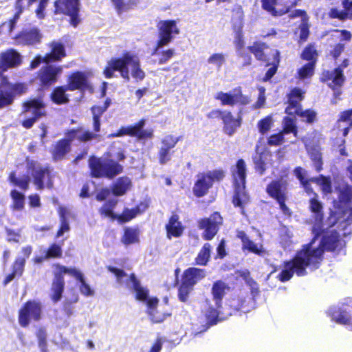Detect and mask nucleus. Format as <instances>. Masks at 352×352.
<instances>
[{
	"mask_svg": "<svg viewBox=\"0 0 352 352\" xmlns=\"http://www.w3.org/2000/svg\"><path fill=\"white\" fill-rule=\"evenodd\" d=\"M63 251L61 246L57 244H52L45 253V258H60L62 256Z\"/></svg>",
	"mask_w": 352,
	"mask_h": 352,
	"instance_id": "nucleus-55",
	"label": "nucleus"
},
{
	"mask_svg": "<svg viewBox=\"0 0 352 352\" xmlns=\"http://www.w3.org/2000/svg\"><path fill=\"white\" fill-rule=\"evenodd\" d=\"M221 223L222 217L218 212H214L209 218L199 220V228L204 230L202 237L206 240L212 239L217 233Z\"/></svg>",
	"mask_w": 352,
	"mask_h": 352,
	"instance_id": "nucleus-13",
	"label": "nucleus"
},
{
	"mask_svg": "<svg viewBox=\"0 0 352 352\" xmlns=\"http://www.w3.org/2000/svg\"><path fill=\"white\" fill-rule=\"evenodd\" d=\"M153 54H157L158 52H157V54H155V52ZM175 54V52L173 49H168L166 51H163L161 53H159L160 56L158 61L159 64L163 65L164 63H166L169 61L170 59H171L174 56Z\"/></svg>",
	"mask_w": 352,
	"mask_h": 352,
	"instance_id": "nucleus-59",
	"label": "nucleus"
},
{
	"mask_svg": "<svg viewBox=\"0 0 352 352\" xmlns=\"http://www.w3.org/2000/svg\"><path fill=\"white\" fill-rule=\"evenodd\" d=\"M352 126V109L342 113L338 121V128L342 132L343 136H346L349 128Z\"/></svg>",
	"mask_w": 352,
	"mask_h": 352,
	"instance_id": "nucleus-29",
	"label": "nucleus"
},
{
	"mask_svg": "<svg viewBox=\"0 0 352 352\" xmlns=\"http://www.w3.org/2000/svg\"><path fill=\"white\" fill-rule=\"evenodd\" d=\"M10 195L13 199V208L17 210H22L24 206V195L16 190H12Z\"/></svg>",
	"mask_w": 352,
	"mask_h": 352,
	"instance_id": "nucleus-45",
	"label": "nucleus"
},
{
	"mask_svg": "<svg viewBox=\"0 0 352 352\" xmlns=\"http://www.w3.org/2000/svg\"><path fill=\"white\" fill-rule=\"evenodd\" d=\"M159 40L155 49V53L164 46L167 45L173 38L174 34H178L179 30L175 21H162L158 25Z\"/></svg>",
	"mask_w": 352,
	"mask_h": 352,
	"instance_id": "nucleus-10",
	"label": "nucleus"
},
{
	"mask_svg": "<svg viewBox=\"0 0 352 352\" xmlns=\"http://www.w3.org/2000/svg\"><path fill=\"white\" fill-rule=\"evenodd\" d=\"M243 248L257 254H261L263 252L262 245L256 244L248 238L243 239Z\"/></svg>",
	"mask_w": 352,
	"mask_h": 352,
	"instance_id": "nucleus-47",
	"label": "nucleus"
},
{
	"mask_svg": "<svg viewBox=\"0 0 352 352\" xmlns=\"http://www.w3.org/2000/svg\"><path fill=\"white\" fill-rule=\"evenodd\" d=\"M228 289L229 287L228 285L221 280L217 281L214 283L212 288V293L214 299L216 301V305L218 307L219 306V303L221 302V299L226 294V290Z\"/></svg>",
	"mask_w": 352,
	"mask_h": 352,
	"instance_id": "nucleus-35",
	"label": "nucleus"
},
{
	"mask_svg": "<svg viewBox=\"0 0 352 352\" xmlns=\"http://www.w3.org/2000/svg\"><path fill=\"white\" fill-rule=\"evenodd\" d=\"M335 308H331L329 309L333 320L340 324L352 325L351 317L346 311H336L333 310Z\"/></svg>",
	"mask_w": 352,
	"mask_h": 352,
	"instance_id": "nucleus-38",
	"label": "nucleus"
},
{
	"mask_svg": "<svg viewBox=\"0 0 352 352\" xmlns=\"http://www.w3.org/2000/svg\"><path fill=\"white\" fill-rule=\"evenodd\" d=\"M56 13H62L70 16V23L76 27L80 22L78 17V0H57L55 2Z\"/></svg>",
	"mask_w": 352,
	"mask_h": 352,
	"instance_id": "nucleus-14",
	"label": "nucleus"
},
{
	"mask_svg": "<svg viewBox=\"0 0 352 352\" xmlns=\"http://www.w3.org/2000/svg\"><path fill=\"white\" fill-rule=\"evenodd\" d=\"M36 337L38 340V346L41 350H44L47 346V333L44 328H40L36 333Z\"/></svg>",
	"mask_w": 352,
	"mask_h": 352,
	"instance_id": "nucleus-61",
	"label": "nucleus"
},
{
	"mask_svg": "<svg viewBox=\"0 0 352 352\" xmlns=\"http://www.w3.org/2000/svg\"><path fill=\"white\" fill-rule=\"evenodd\" d=\"M140 207L132 210H126L121 216V219L124 221H128L134 218L138 214L140 213Z\"/></svg>",
	"mask_w": 352,
	"mask_h": 352,
	"instance_id": "nucleus-62",
	"label": "nucleus"
},
{
	"mask_svg": "<svg viewBox=\"0 0 352 352\" xmlns=\"http://www.w3.org/2000/svg\"><path fill=\"white\" fill-rule=\"evenodd\" d=\"M96 135L82 130H72L67 133V139H63L57 142L53 151V157L55 160H59L63 158L65 155L69 151L70 142L74 139H78L80 141H88L96 138Z\"/></svg>",
	"mask_w": 352,
	"mask_h": 352,
	"instance_id": "nucleus-5",
	"label": "nucleus"
},
{
	"mask_svg": "<svg viewBox=\"0 0 352 352\" xmlns=\"http://www.w3.org/2000/svg\"><path fill=\"white\" fill-rule=\"evenodd\" d=\"M348 60H344L341 67L335 69L330 74L329 78L332 82L337 86H341L345 80L342 69L348 66Z\"/></svg>",
	"mask_w": 352,
	"mask_h": 352,
	"instance_id": "nucleus-36",
	"label": "nucleus"
},
{
	"mask_svg": "<svg viewBox=\"0 0 352 352\" xmlns=\"http://www.w3.org/2000/svg\"><path fill=\"white\" fill-rule=\"evenodd\" d=\"M22 38L28 44H34L40 41L41 36L37 29H32L24 32Z\"/></svg>",
	"mask_w": 352,
	"mask_h": 352,
	"instance_id": "nucleus-44",
	"label": "nucleus"
},
{
	"mask_svg": "<svg viewBox=\"0 0 352 352\" xmlns=\"http://www.w3.org/2000/svg\"><path fill=\"white\" fill-rule=\"evenodd\" d=\"M221 120L223 123V131L230 136L232 135L236 129L241 125L240 120L235 119L231 112L228 111H223Z\"/></svg>",
	"mask_w": 352,
	"mask_h": 352,
	"instance_id": "nucleus-24",
	"label": "nucleus"
},
{
	"mask_svg": "<svg viewBox=\"0 0 352 352\" xmlns=\"http://www.w3.org/2000/svg\"><path fill=\"white\" fill-rule=\"evenodd\" d=\"M296 177L300 181L305 190L309 192L311 190L309 181L306 179V170L301 167H298L294 170Z\"/></svg>",
	"mask_w": 352,
	"mask_h": 352,
	"instance_id": "nucleus-53",
	"label": "nucleus"
},
{
	"mask_svg": "<svg viewBox=\"0 0 352 352\" xmlns=\"http://www.w3.org/2000/svg\"><path fill=\"white\" fill-rule=\"evenodd\" d=\"M192 289L193 286L188 285L184 280H182V284L179 288V299L182 302H186L188 298L189 294L192 291Z\"/></svg>",
	"mask_w": 352,
	"mask_h": 352,
	"instance_id": "nucleus-50",
	"label": "nucleus"
},
{
	"mask_svg": "<svg viewBox=\"0 0 352 352\" xmlns=\"http://www.w3.org/2000/svg\"><path fill=\"white\" fill-rule=\"evenodd\" d=\"M304 93L298 88H294L289 95V105L285 109V113L289 115L297 114L302 118L306 122L311 123L316 117V113L313 110L302 111L300 102L303 99Z\"/></svg>",
	"mask_w": 352,
	"mask_h": 352,
	"instance_id": "nucleus-8",
	"label": "nucleus"
},
{
	"mask_svg": "<svg viewBox=\"0 0 352 352\" xmlns=\"http://www.w3.org/2000/svg\"><path fill=\"white\" fill-rule=\"evenodd\" d=\"M58 212L60 214L61 225L56 234L57 238L60 237L64 234L65 232H67L69 230V225L67 219V217L69 214V210L65 207L60 206L59 208Z\"/></svg>",
	"mask_w": 352,
	"mask_h": 352,
	"instance_id": "nucleus-34",
	"label": "nucleus"
},
{
	"mask_svg": "<svg viewBox=\"0 0 352 352\" xmlns=\"http://www.w3.org/2000/svg\"><path fill=\"white\" fill-rule=\"evenodd\" d=\"M89 87L87 76L82 72L73 74L69 78V83L67 89L74 91L76 89H84Z\"/></svg>",
	"mask_w": 352,
	"mask_h": 352,
	"instance_id": "nucleus-25",
	"label": "nucleus"
},
{
	"mask_svg": "<svg viewBox=\"0 0 352 352\" xmlns=\"http://www.w3.org/2000/svg\"><path fill=\"white\" fill-rule=\"evenodd\" d=\"M61 73L62 67L46 66L41 69L39 79L43 85H50L56 81V76Z\"/></svg>",
	"mask_w": 352,
	"mask_h": 352,
	"instance_id": "nucleus-18",
	"label": "nucleus"
},
{
	"mask_svg": "<svg viewBox=\"0 0 352 352\" xmlns=\"http://www.w3.org/2000/svg\"><path fill=\"white\" fill-rule=\"evenodd\" d=\"M54 274H56L57 276L60 277H63L65 274L74 276L78 280L82 279L83 277L81 272L75 267L68 268L59 264L54 265Z\"/></svg>",
	"mask_w": 352,
	"mask_h": 352,
	"instance_id": "nucleus-32",
	"label": "nucleus"
},
{
	"mask_svg": "<svg viewBox=\"0 0 352 352\" xmlns=\"http://www.w3.org/2000/svg\"><path fill=\"white\" fill-rule=\"evenodd\" d=\"M50 46L51 52L45 56V63H48L51 61H58L66 56L65 47L60 42L53 41Z\"/></svg>",
	"mask_w": 352,
	"mask_h": 352,
	"instance_id": "nucleus-23",
	"label": "nucleus"
},
{
	"mask_svg": "<svg viewBox=\"0 0 352 352\" xmlns=\"http://www.w3.org/2000/svg\"><path fill=\"white\" fill-rule=\"evenodd\" d=\"M265 45L260 43H254L253 45L249 47L250 50L255 55L258 60L265 61Z\"/></svg>",
	"mask_w": 352,
	"mask_h": 352,
	"instance_id": "nucleus-48",
	"label": "nucleus"
},
{
	"mask_svg": "<svg viewBox=\"0 0 352 352\" xmlns=\"http://www.w3.org/2000/svg\"><path fill=\"white\" fill-rule=\"evenodd\" d=\"M145 125V120H142L134 126L122 127L118 133H113L108 135L109 138L122 136L125 135L135 136L139 140L151 139L153 137L152 130H142Z\"/></svg>",
	"mask_w": 352,
	"mask_h": 352,
	"instance_id": "nucleus-12",
	"label": "nucleus"
},
{
	"mask_svg": "<svg viewBox=\"0 0 352 352\" xmlns=\"http://www.w3.org/2000/svg\"><path fill=\"white\" fill-rule=\"evenodd\" d=\"M317 227V225L314 227L313 232L315 233V237L313 241L305 245L293 260L285 264L284 269L278 276L280 281L289 280L294 273L299 276L305 275L306 267L311 270L317 269L322 259L324 249L330 250L335 248V243L338 240L337 234H332L329 239L324 236L320 243L315 245L316 237L319 234Z\"/></svg>",
	"mask_w": 352,
	"mask_h": 352,
	"instance_id": "nucleus-1",
	"label": "nucleus"
},
{
	"mask_svg": "<svg viewBox=\"0 0 352 352\" xmlns=\"http://www.w3.org/2000/svg\"><path fill=\"white\" fill-rule=\"evenodd\" d=\"M283 133H294L296 136L297 130L293 118L286 117L283 120Z\"/></svg>",
	"mask_w": 352,
	"mask_h": 352,
	"instance_id": "nucleus-54",
	"label": "nucleus"
},
{
	"mask_svg": "<svg viewBox=\"0 0 352 352\" xmlns=\"http://www.w3.org/2000/svg\"><path fill=\"white\" fill-rule=\"evenodd\" d=\"M21 63V55L13 49L8 50L0 54V67L4 71L17 67Z\"/></svg>",
	"mask_w": 352,
	"mask_h": 352,
	"instance_id": "nucleus-17",
	"label": "nucleus"
},
{
	"mask_svg": "<svg viewBox=\"0 0 352 352\" xmlns=\"http://www.w3.org/2000/svg\"><path fill=\"white\" fill-rule=\"evenodd\" d=\"M109 272H112L116 277L117 282L122 285H126L129 288H133L136 294V299L138 300H146L148 294V290L141 286L133 274L129 276L123 270L114 267H108Z\"/></svg>",
	"mask_w": 352,
	"mask_h": 352,
	"instance_id": "nucleus-7",
	"label": "nucleus"
},
{
	"mask_svg": "<svg viewBox=\"0 0 352 352\" xmlns=\"http://www.w3.org/2000/svg\"><path fill=\"white\" fill-rule=\"evenodd\" d=\"M35 1V0H18L16 6V8L17 10L12 19L10 20V30H12L14 28V24L16 23L17 20L19 19L20 14L23 11V9L25 6H29L32 3Z\"/></svg>",
	"mask_w": 352,
	"mask_h": 352,
	"instance_id": "nucleus-41",
	"label": "nucleus"
},
{
	"mask_svg": "<svg viewBox=\"0 0 352 352\" xmlns=\"http://www.w3.org/2000/svg\"><path fill=\"white\" fill-rule=\"evenodd\" d=\"M118 72L120 76L126 81L130 80V74L137 81L145 78V72L141 68L140 60L138 55L127 52L122 57L111 58L108 60L103 74L107 78L114 77V72Z\"/></svg>",
	"mask_w": 352,
	"mask_h": 352,
	"instance_id": "nucleus-2",
	"label": "nucleus"
},
{
	"mask_svg": "<svg viewBox=\"0 0 352 352\" xmlns=\"http://www.w3.org/2000/svg\"><path fill=\"white\" fill-rule=\"evenodd\" d=\"M289 16L290 18L300 17L301 19L300 38V40L305 41L309 34L308 17L306 12L301 10H296L289 14Z\"/></svg>",
	"mask_w": 352,
	"mask_h": 352,
	"instance_id": "nucleus-27",
	"label": "nucleus"
},
{
	"mask_svg": "<svg viewBox=\"0 0 352 352\" xmlns=\"http://www.w3.org/2000/svg\"><path fill=\"white\" fill-rule=\"evenodd\" d=\"M255 168L260 174H263L265 170V164L263 160V154H256L253 158Z\"/></svg>",
	"mask_w": 352,
	"mask_h": 352,
	"instance_id": "nucleus-60",
	"label": "nucleus"
},
{
	"mask_svg": "<svg viewBox=\"0 0 352 352\" xmlns=\"http://www.w3.org/2000/svg\"><path fill=\"white\" fill-rule=\"evenodd\" d=\"M179 137L173 135H166L162 140V146L164 148L171 149L175 146L177 143L179 142Z\"/></svg>",
	"mask_w": 352,
	"mask_h": 352,
	"instance_id": "nucleus-56",
	"label": "nucleus"
},
{
	"mask_svg": "<svg viewBox=\"0 0 352 352\" xmlns=\"http://www.w3.org/2000/svg\"><path fill=\"white\" fill-rule=\"evenodd\" d=\"M277 1L278 0H262V6L273 16H280L289 12V6H287L284 9H278Z\"/></svg>",
	"mask_w": 352,
	"mask_h": 352,
	"instance_id": "nucleus-30",
	"label": "nucleus"
},
{
	"mask_svg": "<svg viewBox=\"0 0 352 352\" xmlns=\"http://www.w3.org/2000/svg\"><path fill=\"white\" fill-rule=\"evenodd\" d=\"M142 301L146 302L148 308V314L153 322H162L166 319V315L160 313L157 310V306L159 301L157 298H148V295L147 299Z\"/></svg>",
	"mask_w": 352,
	"mask_h": 352,
	"instance_id": "nucleus-20",
	"label": "nucleus"
},
{
	"mask_svg": "<svg viewBox=\"0 0 352 352\" xmlns=\"http://www.w3.org/2000/svg\"><path fill=\"white\" fill-rule=\"evenodd\" d=\"M43 308L41 302L32 300L27 302L19 313V323L27 327L32 321L37 322L42 318Z\"/></svg>",
	"mask_w": 352,
	"mask_h": 352,
	"instance_id": "nucleus-9",
	"label": "nucleus"
},
{
	"mask_svg": "<svg viewBox=\"0 0 352 352\" xmlns=\"http://www.w3.org/2000/svg\"><path fill=\"white\" fill-rule=\"evenodd\" d=\"M131 186V181L127 177H122L118 179L113 187V193L120 196L124 195Z\"/></svg>",
	"mask_w": 352,
	"mask_h": 352,
	"instance_id": "nucleus-31",
	"label": "nucleus"
},
{
	"mask_svg": "<svg viewBox=\"0 0 352 352\" xmlns=\"http://www.w3.org/2000/svg\"><path fill=\"white\" fill-rule=\"evenodd\" d=\"M54 278L52 285V294L51 297L54 302L59 301L62 297V294L64 290L65 280L64 277L57 276L54 274Z\"/></svg>",
	"mask_w": 352,
	"mask_h": 352,
	"instance_id": "nucleus-26",
	"label": "nucleus"
},
{
	"mask_svg": "<svg viewBox=\"0 0 352 352\" xmlns=\"http://www.w3.org/2000/svg\"><path fill=\"white\" fill-rule=\"evenodd\" d=\"M225 177V172L221 169H215L197 175V179L193 187L195 196L201 197L208 192L215 182H220Z\"/></svg>",
	"mask_w": 352,
	"mask_h": 352,
	"instance_id": "nucleus-6",
	"label": "nucleus"
},
{
	"mask_svg": "<svg viewBox=\"0 0 352 352\" xmlns=\"http://www.w3.org/2000/svg\"><path fill=\"white\" fill-rule=\"evenodd\" d=\"M314 61L309 62L298 69V78L304 80L312 76L314 72Z\"/></svg>",
	"mask_w": 352,
	"mask_h": 352,
	"instance_id": "nucleus-43",
	"label": "nucleus"
},
{
	"mask_svg": "<svg viewBox=\"0 0 352 352\" xmlns=\"http://www.w3.org/2000/svg\"><path fill=\"white\" fill-rule=\"evenodd\" d=\"M184 229V226L179 221V217L177 214H173L166 225L167 237L168 239L179 237L182 235Z\"/></svg>",
	"mask_w": 352,
	"mask_h": 352,
	"instance_id": "nucleus-21",
	"label": "nucleus"
},
{
	"mask_svg": "<svg viewBox=\"0 0 352 352\" xmlns=\"http://www.w3.org/2000/svg\"><path fill=\"white\" fill-rule=\"evenodd\" d=\"M28 165L29 169H32L31 175L34 179V184L38 190H42L44 187L43 179L45 175L49 176L47 169L42 168L39 164L34 161L29 162Z\"/></svg>",
	"mask_w": 352,
	"mask_h": 352,
	"instance_id": "nucleus-19",
	"label": "nucleus"
},
{
	"mask_svg": "<svg viewBox=\"0 0 352 352\" xmlns=\"http://www.w3.org/2000/svg\"><path fill=\"white\" fill-rule=\"evenodd\" d=\"M306 148L307 151L310 153V157L311 160L314 162V166L316 168V170L319 172L322 169V162H321V154L320 153L315 150L313 152L310 151L309 148L307 144H305Z\"/></svg>",
	"mask_w": 352,
	"mask_h": 352,
	"instance_id": "nucleus-57",
	"label": "nucleus"
},
{
	"mask_svg": "<svg viewBox=\"0 0 352 352\" xmlns=\"http://www.w3.org/2000/svg\"><path fill=\"white\" fill-rule=\"evenodd\" d=\"M9 178L11 183L19 186L21 189L27 190L29 187L30 178L28 176L23 177L21 178H16L14 173H12Z\"/></svg>",
	"mask_w": 352,
	"mask_h": 352,
	"instance_id": "nucleus-51",
	"label": "nucleus"
},
{
	"mask_svg": "<svg viewBox=\"0 0 352 352\" xmlns=\"http://www.w3.org/2000/svg\"><path fill=\"white\" fill-rule=\"evenodd\" d=\"M226 62V56L222 53H214L208 59V63L214 65L217 69L219 70Z\"/></svg>",
	"mask_w": 352,
	"mask_h": 352,
	"instance_id": "nucleus-46",
	"label": "nucleus"
},
{
	"mask_svg": "<svg viewBox=\"0 0 352 352\" xmlns=\"http://www.w3.org/2000/svg\"><path fill=\"white\" fill-rule=\"evenodd\" d=\"M118 14L127 12L136 7L138 0H111Z\"/></svg>",
	"mask_w": 352,
	"mask_h": 352,
	"instance_id": "nucleus-33",
	"label": "nucleus"
},
{
	"mask_svg": "<svg viewBox=\"0 0 352 352\" xmlns=\"http://www.w3.org/2000/svg\"><path fill=\"white\" fill-rule=\"evenodd\" d=\"M170 150L160 146L158 152L159 162L163 165L169 162L171 159Z\"/></svg>",
	"mask_w": 352,
	"mask_h": 352,
	"instance_id": "nucleus-58",
	"label": "nucleus"
},
{
	"mask_svg": "<svg viewBox=\"0 0 352 352\" xmlns=\"http://www.w3.org/2000/svg\"><path fill=\"white\" fill-rule=\"evenodd\" d=\"M67 90H68L67 87L66 88L63 87L56 88L52 94V100L57 104L67 102L68 101V98L65 95V91Z\"/></svg>",
	"mask_w": 352,
	"mask_h": 352,
	"instance_id": "nucleus-42",
	"label": "nucleus"
},
{
	"mask_svg": "<svg viewBox=\"0 0 352 352\" xmlns=\"http://www.w3.org/2000/svg\"><path fill=\"white\" fill-rule=\"evenodd\" d=\"M212 246L209 243L204 245L197 256L195 258V263L199 265H206L210 258V252Z\"/></svg>",
	"mask_w": 352,
	"mask_h": 352,
	"instance_id": "nucleus-37",
	"label": "nucleus"
},
{
	"mask_svg": "<svg viewBox=\"0 0 352 352\" xmlns=\"http://www.w3.org/2000/svg\"><path fill=\"white\" fill-rule=\"evenodd\" d=\"M234 196L232 202L235 206L243 208L249 201L245 192L246 165L243 160H239L236 166L232 168Z\"/></svg>",
	"mask_w": 352,
	"mask_h": 352,
	"instance_id": "nucleus-3",
	"label": "nucleus"
},
{
	"mask_svg": "<svg viewBox=\"0 0 352 352\" xmlns=\"http://www.w3.org/2000/svg\"><path fill=\"white\" fill-rule=\"evenodd\" d=\"M221 101L222 105L234 106L236 104H247L250 102L248 96H243L240 89H233L228 93L219 91L214 96Z\"/></svg>",
	"mask_w": 352,
	"mask_h": 352,
	"instance_id": "nucleus-15",
	"label": "nucleus"
},
{
	"mask_svg": "<svg viewBox=\"0 0 352 352\" xmlns=\"http://www.w3.org/2000/svg\"><path fill=\"white\" fill-rule=\"evenodd\" d=\"M283 132L271 135L268 139V144L271 146H278L283 142Z\"/></svg>",
	"mask_w": 352,
	"mask_h": 352,
	"instance_id": "nucleus-64",
	"label": "nucleus"
},
{
	"mask_svg": "<svg viewBox=\"0 0 352 352\" xmlns=\"http://www.w3.org/2000/svg\"><path fill=\"white\" fill-rule=\"evenodd\" d=\"M116 204V201H109L104 204L100 210V214L104 217H110L111 219H114L115 216L113 213V208Z\"/></svg>",
	"mask_w": 352,
	"mask_h": 352,
	"instance_id": "nucleus-52",
	"label": "nucleus"
},
{
	"mask_svg": "<svg viewBox=\"0 0 352 352\" xmlns=\"http://www.w3.org/2000/svg\"><path fill=\"white\" fill-rule=\"evenodd\" d=\"M25 264V258L18 256L12 265V273L8 274L5 278V284L11 282L16 276H21L23 274Z\"/></svg>",
	"mask_w": 352,
	"mask_h": 352,
	"instance_id": "nucleus-28",
	"label": "nucleus"
},
{
	"mask_svg": "<svg viewBox=\"0 0 352 352\" xmlns=\"http://www.w3.org/2000/svg\"><path fill=\"white\" fill-rule=\"evenodd\" d=\"M309 181L316 183L319 185L325 194L330 193L331 192V185L329 177H326L320 175L318 177H312Z\"/></svg>",
	"mask_w": 352,
	"mask_h": 352,
	"instance_id": "nucleus-40",
	"label": "nucleus"
},
{
	"mask_svg": "<svg viewBox=\"0 0 352 352\" xmlns=\"http://www.w3.org/2000/svg\"><path fill=\"white\" fill-rule=\"evenodd\" d=\"M268 195L279 204L280 208L285 214L289 213V208L285 204L287 194V183L281 179L271 182L267 187Z\"/></svg>",
	"mask_w": 352,
	"mask_h": 352,
	"instance_id": "nucleus-11",
	"label": "nucleus"
},
{
	"mask_svg": "<svg viewBox=\"0 0 352 352\" xmlns=\"http://www.w3.org/2000/svg\"><path fill=\"white\" fill-rule=\"evenodd\" d=\"M139 232L137 229L127 228L124 230V236L122 238V242L124 245H131L138 242Z\"/></svg>",
	"mask_w": 352,
	"mask_h": 352,
	"instance_id": "nucleus-39",
	"label": "nucleus"
},
{
	"mask_svg": "<svg viewBox=\"0 0 352 352\" xmlns=\"http://www.w3.org/2000/svg\"><path fill=\"white\" fill-rule=\"evenodd\" d=\"M273 122L274 120L272 116H268L265 118L261 120L257 124V127L258 129L259 132L261 134H265L267 132H268L271 129Z\"/></svg>",
	"mask_w": 352,
	"mask_h": 352,
	"instance_id": "nucleus-49",
	"label": "nucleus"
},
{
	"mask_svg": "<svg viewBox=\"0 0 352 352\" xmlns=\"http://www.w3.org/2000/svg\"><path fill=\"white\" fill-rule=\"evenodd\" d=\"M25 112H30L34 117L27 118L22 123L26 129L31 128L36 120L45 115L44 104L40 100L33 99L24 104Z\"/></svg>",
	"mask_w": 352,
	"mask_h": 352,
	"instance_id": "nucleus-16",
	"label": "nucleus"
},
{
	"mask_svg": "<svg viewBox=\"0 0 352 352\" xmlns=\"http://www.w3.org/2000/svg\"><path fill=\"white\" fill-rule=\"evenodd\" d=\"M89 165L91 175L95 177H106L111 179L123 170L122 166L118 162L106 157H92L89 160Z\"/></svg>",
	"mask_w": 352,
	"mask_h": 352,
	"instance_id": "nucleus-4",
	"label": "nucleus"
},
{
	"mask_svg": "<svg viewBox=\"0 0 352 352\" xmlns=\"http://www.w3.org/2000/svg\"><path fill=\"white\" fill-rule=\"evenodd\" d=\"M206 275V271L204 269L190 267L184 272L182 280L194 287V285L203 279Z\"/></svg>",
	"mask_w": 352,
	"mask_h": 352,
	"instance_id": "nucleus-22",
	"label": "nucleus"
},
{
	"mask_svg": "<svg viewBox=\"0 0 352 352\" xmlns=\"http://www.w3.org/2000/svg\"><path fill=\"white\" fill-rule=\"evenodd\" d=\"M316 48L314 46H309L303 51L302 57L307 60H313L316 58Z\"/></svg>",
	"mask_w": 352,
	"mask_h": 352,
	"instance_id": "nucleus-63",
	"label": "nucleus"
}]
</instances>
